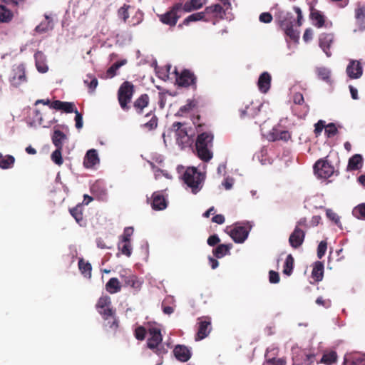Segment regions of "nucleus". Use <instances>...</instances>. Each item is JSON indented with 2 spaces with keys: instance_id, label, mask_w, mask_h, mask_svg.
I'll use <instances>...</instances> for the list:
<instances>
[{
  "instance_id": "1",
  "label": "nucleus",
  "mask_w": 365,
  "mask_h": 365,
  "mask_svg": "<svg viewBox=\"0 0 365 365\" xmlns=\"http://www.w3.org/2000/svg\"><path fill=\"white\" fill-rule=\"evenodd\" d=\"M294 10L297 14V21L291 13L279 11L277 18L279 19L280 26L284 31L287 36L292 40L297 41L299 38V31L294 29V26L299 27L302 25L303 19L302 12L299 7L294 6Z\"/></svg>"
},
{
  "instance_id": "2",
  "label": "nucleus",
  "mask_w": 365,
  "mask_h": 365,
  "mask_svg": "<svg viewBox=\"0 0 365 365\" xmlns=\"http://www.w3.org/2000/svg\"><path fill=\"white\" fill-rule=\"evenodd\" d=\"M173 133H175L177 143L182 149L190 147L192 144V131L190 129L188 130L185 124L178 122L174 123L172 128L166 133H163V138L165 146L168 145V141Z\"/></svg>"
},
{
  "instance_id": "3",
  "label": "nucleus",
  "mask_w": 365,
  "mask_h": 365,
  "mask_svg": "<svg viewBox=\"0 0 365 365\" xmlns=\"http://www.w3.org/2000/svg\"><path fill=\"white\" fill-rule=\"evenodd\" d=\"M213 135L210 132H205L197 136L195 147L197 156L200 160H211L213 157L212 151Z\"/></svg>"
},
{
  "instance_id": "4",
  "label": "nucleus",
  "mask_w": 365,
  "mask_h": 365,
  "mask_svg": "<svg viewBox=\"0 0 365 365\" xmlns=\"http://www.w3.org/2000/svg\"><path fill=\"white\" fill-rule=\"evenodd\" d=\"M204 179L205 175L195 167L187 168L183 175L184 182L192 189L194 194L202 188Z\"/></svg>"
},
{
  "instance_id": "5",
  "label": "nucleus",
  "mask_w": 365,
  "mask_h": 365,
  "mask_svg": "<svg viewBox=\"0 0 365 365\" xmlns=\"http://www.w3.org/2000/svg\"><path fill=\"white\" fill-rule=\"evenodd\" d=\"M149 337L147 340V347L158 355H163L167 352L162 346L163 336L161 331L157 327H152L148 329Z\"/></svg>"
},
{
  "instance_id": "6",
  "label": "nucleus",
  "mask_w": 365,
  "mask_h": 365,
  "mask_svg": "<svg viewBox=\"0 0 365 365\" xmlns=\"http://www.w3.org/2000/svg\"><path fill=\"white\" fill-rule=\"evenodd\" d=\"M133 93L134 86L131 83L128 81L124 82L119 88L118 92V98L120 107L123 110L128 109V106L127 105L130 102Z\"/></svg>"
},
{
  "instance_id": "7",
  "label": "nucleus",
  "mask_w": 365,
  "mask_h": 365,
  "mask_svg": "<svg viewBox=\"0 0 365 365\" xmlns=\"http://www.w3.org/2000/svg\"><path fill=\"white\" fill-rule=\"evenodd\" d=\"M182 10V4L178 3L175 4L170 10L160 15V21L164 24L173 26L177 24L178 19L180 17Z\"/></svg>"
},
{
  "instance_id": "8",
  "label": "nucleus",
  "mask_w": 365,
  "mask_h": 365,
  "mask_svg": "<svg viewBox=\"0 0 365 365\" xmlns=\"http://www.w3.org/2000/svg\"><path fill=\"white\" fill-rule=\"evenodd\" d=\"M251 225L247 222L246 224L237 223L230 231V237L236 243L244 242L248 237Z\"/></svg>"
},
{
  "instance_id": "9",
  "label": "nucleus",
  "mask_w": 365,
  "mask_h": 365,
  "mask_svg": "<svg viewBox=\"0 0 365 365\" xmlns=\"http://www.w3.org/2000/svg\"><path fill=\"white\" fill-rule=\"evenodd\" d=\"M314 171L318 178L327 179L334 174V167L329 161H316Z\"/></svg>"
},
{
  "instance_id": "10",
  "label": "nucleus",
  "mask_w": 365,
  "mask_h": 365,
  "mask_svg": "<svg viewBox=\"0 0 365 365\" xmlns=\"http://www.w3.org/2000/svg\"><path fill=\"white\" fill-rule=\"evenodd\" d=\"M205 12L206 17L209 18V21L212 19H229L227 16V14H229V11L219 4L207 6L205 9ZM230 19H231L230 18Z\"/></svg>"
},
{
  "instance_id": "11",
  "label": "nucleus",
  "mask_w": 365,
  "mask_h": 365,
  "mask_svg": "<svg viewBox=\"0 0 365 365\" xmlns=\"http://www.w3.org/2000/svg\"><path fill=\"white\" fill-rule=\"evenodd\" d=\"M198 327L195 336V341L205 339L212 330L211 320L209 317L198 318Z\"/></svg>"
},
{
  "instance_id": "12",
  "label": "nucleus",
  "mask_w": 365,
  "mask_h": 365,
  "mask_svg": "<svg viewBox=\"0 0 365 365\" xmlns=\"http://www.w3.org/2000/svg\"><path fill=\"white\" fill-rule=\"evenodd\" d=\"M110 298L108 296L100 297L96 304V309L104 320H108L109 317L115 314V312L110 308Z\"/></svg>"
},
{
  "instance_id": "13",
  "label": "nucleus",
  "mask_w": 365,
  "mask_h": 365,
  "mask_svg": "<svg viewBox=\"0 0 365 365\" xmlns=\"http://www.w3.org/2000/svg\"><path fill=\"white\" fill-rule=\"evenodd\" d=\"M306 232L304 230L295 226L289 237V243L294 249L299 248L304 242Z\"/></svg>"
},
{
  "instance_id": "14",
  "label": "nucleus",
  "mask_w": 365,
  "mask_h": 365,
  "mask_svg": "<svg viewBox=\"0 0 365 365\" xmlns=\"http://www.w3.org/2000/svg\"><path fill=\"white\" fill-rule=\"evenodd\" d=\"M26 81L25 74V67L23 64L18 65L13 69V76L10 78L11 84L14 87H18Z\"/></svg>"
},
{
  "instance_id": "15",
  "label": "nucleus",
  "mask_w": 365,
  "mask_h": 365,
  "mask_svg": "<svg viewBox=\"0 0 365 365\" xmlns=\"http://www.w3.org/2000/svg\"><path fill=\"white\" fill-rule=\"evenodd\" d=\"M346 72L349 78L358 79L363 74V68L359 61L352 60L348 64Z\"/></svg>"
},
{
  "instance_id": "16",
  "label": "nucleus",
  "mask_w": 365,
  "mask_h": 365,
  "mask_svg": "<svg viewBox=\"0 0 365 365\" xmlns=\"http://www.w3.org/2000/svg\"><path fill=\"white\" fill-rule=\"evenodd\" d=\"M174 73H175L176 81L180 86L187 87L195 82V78L194 74L189 71L185 70L180 73V75H178L176 69H175Z\"/></svg>"
},
{
  "instance_id": "17",
  "label": "nucleus",
  "mask_w": 365,
  "mask_h": 365,
  "mask_svg": "<svg viewBox=\"0 0 365 365\" xmlns=\"http://www.w3.org/2000/svg\"><path fill=\"white\" fill-rule=\"evenodd\" d=\"M50 108L56 110H62L66 113H71L77 109L74 103L61 101L58 100L51 103Z\"/></svg>"
},
{
  "instance_id": "18",
  "label": "nucleus",
  "mask_w": 365,
  "mask_h": 365,
  "mask_svg": "<svg viewBox=\"0 0 365 365\" xmlns=\"http://www.w3.org/2000/svg\"><path fill=\"white\" fill-rule=\"evenodd\" d=\"M272 76L271 75L264 71L260 74L257 81V87L259 91L262 93H266L271 86Z\"/></svg>"
},
{
  "instance_id": "19",
  "label": "nucleus",
  "mask_w": 365,
  "mask_h": 365,
  "mask_svg": "<svg viewBox=\"0 0 365 365\" xmlns=\"http://www.w3.org/2000/svg\"><path fill=\"white\" fill-rule=\"evenodd\" d=\"M262 106L259 103L251 102L246 105L244 108L240 109V115L242 118L245 117H255L259 111V107Z\"/></svg>"
},
{
  "instance_id": "20",
  "label": "nucleus",
  "mask_w": 365,
  "mask_h": 365,
  "mask_svg": "<svg viewBox=\"0 0 365 365\" xmlns=\"http://www.w3.org/2000/svg\"><path fill=\"white\" fill-rule=\"evenodd\" d=\"M333 41L334 36L331 34H323L319 36V46L327 57H330L331 56L329 48Z\"/></svg>"
},
{
  "instance_id": "21",
  "label": "nucleus",
  "mask_w": 365,
  "mask_h": 365,
  "mask_svg": "<svg viewBox=\"0 0 365 365\" xmlns=\"http://www.w3.org/2000/svg\"><path fill=\"white\" fill-rule=\"evenodd\" d=\"M167 201L160 192H155L152 195L151 207L155 210H163L167 207Z\"/></svg>"
},
{
  "instance_id": "22",
  "label": "nucleus",
  "mask_w": 365,
  "mask_h": 365,
  "mask_svg": "<svg viewBox=\"0 0 365 365\" xmlns=\"http://www.w3.org/2000/svg\"><path fill=\"white\" fill-rule=\"evenodd\" d=\"M173 353L176 359L182 362L187 361L191 357L190 349L184 345L175 346Z\"/></svg>"
},
{
  "instance_id": "23",
  "label": "nucleus",
  "mask_w": 365,
  "mask_h": 365,
  "mask_svg": "<svg viewBox=\"0 0 365 365\" xmlns=\"http://www.w3.org/2000/svg\"><path fill=\"white\" fill-rule=\"evenodd\" d=\"M355 18L357 30L364 31L365 29V5L358 6L355 9Z\"/></svg>"
},
{
  "instance_id": "24",
  "label": "nucleus",
  "mask_w": 365,
  "mask_h": 365,
  "mask_svg": "<svg viewBox=\"0 0 365 365\" xmlns=\"http://www.w3.org/2000/svg\"><path fill=\"white\" fill-rule=\"evenodd\" d=\"M36 66L40 73H46L47 72L48 68L46 63V56L41 51H37L34 54Z\"/></svg>"
},
{
  "instance_id": "25",
  "label": "nucleus",
  "mask_w": 365,
  "mask_h": 365,
  "mask_svg": "<svg viewBox=\"0 0 365 365\" xmlns=\"http://www.w3.org/2000/svg\"><path fill=\"white\" fill-rule=\"evenodd\" d=\"M207 2V0H190L182 4V9L185 12H190L193 10H197L203 6Z\"/></svg>"
},
{
  "instance_id": "26",
  "label": "nucleus",
  "mask_w": 365,
  "mask_h": 365,
  "mask_svg": "<svg viewBox=\"0 0 365 365\" xmlns=\"http://www.w3.org/2000/svg\"><path fill=\"white\" fill-rule=\"evenodd\" d=\"M312 277L316 282H320L324 277V263L321 261H317L313 264L312 271Z\"/></svg>"
},
{
  "instance_id": "27",
  "label": "nucleus",
  "mask_w": 365,
  "mask_h": 365,
  "mask_svg": "<svg viewBox=\"0 0 365 365\" xmlns=\"http://www.w3.org/2000/svg\"><path fill=\"white\" fill-rule=\"evenodd\" d=\"M83 210V208L81 204H78L76 207L69 209L70 214L81 226L85 224Z\"/></svg>"
},
{
  "instance_id": "28",
  "label": "nucleus",
  "mask_w": 365,
  "mask_h": 365,
  "mask_svg": "<svg viewBox=\"0 0 365 365\" xmlns=\"http://www.w3.org/2000/svg\"><path fill=\"white\" fill-rule=\"evenodd\" d=\"M197 21H209V18L206 17L205 10L189 15L183 20V24L188 25L191 22Z\"/></svg>"
},
{
  "instance_id": "29",
  "label": "nucleus",
  "mask_w": 365,
  "mask_h": 365,
  "mask_svg": "<svg viewBox=\"0 0 365 365\" xmlns=\"http://www.w3.org/2000/svg\"><path fill=\"white\" fill-rule=\"evenodd\" d=\"M232 247V244H220L212 250L213 255L216 258H222L225 255L230 254V250Z\"/></svg>"
},
{
  "instance_id": "30",
  "label": "nucleus",
  "mask_w": 365,
  "mask_h": 365,
  "mask_svg": "<svg viewBox=\"0 0 365 365\" xmlns=\"http://www.w3.org/2000/svg\"><path fill=\"white\" fill-rule=\"evenodd\" d=\"M106 289L110 294H115L121 289V285L119 280L115 277L110 278L106 284Z\"/></svg>"
},
{
  "instance_id": "31",
  "label": "nucleus",
  "mask_w": 365,
  "mask_h": 365,
  "mask_svg": "<svg viewBox=\"0 0 365 365\" xmlns=\"http://www.w3.org/2000/svg\"><path fill=\"white\" fill-rule=\"evenodd\" d=\"M51 29H53L52 19L46 14L45 15V20L41 22L35 29L36 32L41 34L46 33Z\"/></svg>"
},
{
  "instance_id": "32",
  "label": "nucleus",
  "mask_w": 365,
  "mask_h": 365,
  "mask_svg": "<svg viewBox=\"0 0 365 365\" xmlns=\"http://www.w3.org/2000/svg\"><path fill=\"white\" fill-rule=\"evenodd\" d=\"M149 103V97L147 94H143L134 102V108L138 113H141L143 108L148 106Z\"/></svg>"
},
{
  "instance_id": "33",
  "label": "nucleus",
  "mask_w": 365,
  "mask_h": 365,
  "mask_svg": "<svg viewBox=\"0 0 365 365\" xmlns=\"http://www.w3.org/2000/svg\"><path fill=\"white\" fill-rule=\"evenodd\" d=\"M310 18L316 27L321 28L324 26V16L319 11L312 9Z\"/></svg>"
},
{
  "instance_id": "34",
  "label": "nucleus",
  "mask_w": 365,
  "mask_h": 365,
  "mask_svg": "<svg viewBox=\"0 0 365 365\" xmlns=\"http://www.w3.org/2000/svg\"><path fill=\"white\" fill-rule=\"evenodd\" d=\"M78 268L83 275L90 278L91 277L92 266L88 262H86L83 258L78 260Z\"/></svg>"
},
{
  "instance_id": "35",
  "label": "nucleus",
  "mask_w": 365,
  "mask_h": 365,
  "mask_svg": "<svg viewBox=\"0 0 365 365\" xmlns=\"http://www.w3.org/2000/svg\"><path fill=\"white\" fill-rule=\"evenodd\" d=\"M118 249L120 251L122 255H124L128 257H130L132 254L131 241H124L123 240H120L118 244Z\"/></svg>"
},
{
  "instance_id": "36",
  "label": "nucleus",
  "mask_w": 365,
  "mask_h": 365,
  "mask_svg": "<svg viewBox=\"0 0 365 365\" xmlns=\"http://www.w3.org/2000/svg\"><path fill=\"white\" fill-rule=\"evenodd\" d=\"M67 140L66 135L60 130H55L53 136L52 141L56 148H62L63 144Z\"/></svg>"
},
{
  "instance_id": "37",
  "label": "nucleus",
  "mask_w": 365,
  "mask_h": 365,
  "mask_svg": "<svg viewBox=\"0 0 365 365\" xmlns=\"http://www.w3.org/2000/svg\"><path fill=\"white\" fill-rule=\"evenodd\" d=\"M316 73L319 78L326 82H329L331 76V70L329 68L326 67H317L316 68Z\"/></svg>"
},
{
  "instance_id": "38",
  "label": "nucleus",
  "mask_w": 365,
  "mask_h": 365,
  "mask_svg": "<svg viewBox=\"0 0 365 365\" xmlns=\"http://www.w3.org/2000/svg\"><path fill=\"white\" fill-rule=\"evenodd\" d=\"M294 257L292 255H288L284 262L283 273L287 276H290L294 268Z\"/></svg>"
},
{
  "instance_id": "39",
  "label": "nucleus",
  "mask_w": 365,
  "mask_h": 365,
  "mask_svg": "<svg viewBox=\"0 0 365 365\" xmlns=\"http://www.w3.org/2000/svg\"><path fill=\"white\" fill-rule=\"evenodd\" d=\"M337 354L334 351L324 353L321 359V362L327 365H331L336 361Z\"/></svg>"
},
{
  "instance_id": "40",
  "label": "nucleus",
  "mask_w": 365,
  "mask_h": 365,
  "mask_svg": "<svg viewBox=\"0 0 365 365\" xmlns=\"http://www.w3.org/2000/svg\"><path fill=\"white\" fill-rule=\"evenodd\" d=\"M84 83L88 86L91 92H93L98 86V79L92 74H88L83 80Z\"/></svg>"
},
{
  "instance_id": "41",
  "label": "nucleus",
  "mask_w": 365,
  "mask_h": 365,
  "mask_svg": "<svg viewBox=\"0 0 365 365\" xmlns=\"http://www.w3.org/2000/svg\"><path fill=\"white\" fill-rule=\"evenodd\" d=\"M121 277L124 278V282L127 286H130L135 289H138L140 287L141 284L135 275L130 274L127 277L121 275Z\"/></svg>"
},
{
  "instance_id": "42",
  "label": "nucleus",
  "mask_w": 365,
  "mask_h": 365,
  "mask_svg": "<svg viewBox=\"0 0 365 365\" xmlns=\"http://www.w3.org/2000/svg\"><path fill=\"white\" fill-rule=\"evenodd\" d=\"M12 18V13L4 6H0V22H8Z\"/></svg>"
},
{
  "instance_id": "43",
  "label": "nucleus",
  "mask_w": 365,
  "mask_h": 365,
  "mask_svg": "<svg viewBox=\"0 0 365 365\" xmlns=\"http://www.w3.org/2000/svg\"><path fill=\"white\" fill-rule=\"evenodd\" d=\"M352 213L356 218L365 220V203L360 204L355 207Z\"/></svg>"
},
{
  "instance_id": "44",
  "label": "nucleus",
  "mask_w": 365,
  "mask_h": 365,
  "mask_svg": "<svg viewBox=\"0 0 365 365\" xmlns=\"http://www.w3.org/2000/svg\"><path fill=\"white\" fill-rule=\"evenodd\" d=\"M130 8L129 5L124 4L122 7H120L118 10V16L119 19H122L124 22L129 18L128 9Z\"/></svg>"
},
{
  "instance_id": "45",
  "label": "nucleus",
  "mask_w": 365,
  "mask_h": 365,
  "mask_svg": "<svg viewBox=\"0 0 365 365\" xmlns=\"http://www.w3.org/2000/svg\"><path fill=\"white\" fill-rule=\"evenodd\" d=\"M146 333L147 331L144 327L138 326L135 329L134 335L138 340L143 341L145 338Z\"/></svg>"
},
{
  "instance_id": "46",
  "label": "nucleus",
  "mask_w": 365,
  "mask_h": 365,
  "mask_svg": "<svg viewBox=\"0 0 365 365\" xmlns=\"http://www.w3.org/2000/svg\"><path fill=\"white\" fill-rule=\"evenodd\" d=\"M280 130L277 128H273L269 133L265 135L266 138L269 141L278 140Z\"/></svg>"
},
{
  "instance_id": "47",
  "label": "nucleus",
  "mask_w": 365,
  "mask_h": 365,
  "mask_svg": "<svg viewBox=\"0 0 365 365\" xmlns=\"http://www.w3.org/2000/svg\"><path fill=\"white\" fill-rule=\"evenodd\" d=\"M133 228L132 227H127L124 229L123 235L120 237V240L124 241H131V236L133 234Z\"/></svg>"
},
{
  "instance_id": "48",
  "label": "nucleus",
  "mask_w": 365,
  "mask_h": 365,
  "mask_svg": "<svg viewBox=\"0 0 365 365\" xmlns=\"http://www.w3.org/2000/svg\"><path fill=\"white\" fill-rule=\"evenodd\" d=\"M325 134L328 138L333 137L337 133V128L334 123H329L325 127Z\"/></svg>"
},
{
  "instance_id": "49",
  "label": "nucleus",
  "mask_w": 365,
  "mask_h": 365,
  "mask_svg": "<svg viewBox=\"0 0 365 365\" xmlns=\"http://www.w3.org/2000/svg\"><path fill=\"white\" fill-rule=\"evenodd\" d=\"M327 249V243L326 241H321L317 247V257L319 259H322Z\"/></svg>"
},
{
  "instance_id": "50",
  "label": "nucleus",
  "mask_w": 365,
  "mask_h": 365,
  "mask_svg": "<svg viewBox=\"0 0 365 365\" xmlns=\"http://www.w3.org/2000/svg\"><path fill=\"white\" fill-rule=\"evenodd\" d=\"M326 215H327V217L330 220L333 221L336 225H339L340 223L339 217L332 210H331V209L327 210Z\"/></svg>"
},
{
  "instance_id": "51",
  "label": "nucleus",
  "mask_w": 365,
  "mask_h": 365,
  "mask_svg": "<svg viewBox=\"0 0 365 365\" xmlns=\"http://www.w3.org/2000/svg\"><path fill=\"white\" fill-rule=\"evenodd\" d=\"M157 125L158 119L155 115H153L148 122L143 125V127L147 128L148 130H151L155 129L157 127Z\"/></svg>"
},
{
  "instance_id": "52",
  "label": "nucleus",
  "mask_w": 365,
  "mask_h": 365,
  "mask_svg": "<svg viewBox=\"0 0 365 365\" xmlns=\"http://www.w3.org/2000/svg\"><path fill=\"white\" fill-rule=\"evenodd\" d=\"M107 321L108 322L106 324V327H109V328L113 329L114 330H116L118 329V321L115 317L114 314L112 315V317H109Z\"/></svg>"
},
{
  "instance_id": "53",
  "label": "nucleus",
  "mask_w": 365,
  "mask_h": 365,
  "mask_svg": "<svg viewBox=\"0 0 365 365\" xmlns=\"http://www.w3.org/2000/svg\"><path fill=\"white\" fill-rule=\"evenodd\" d=\"M285 360L281 358L267 359L265 361V365H285Z\"/></svg>"
},
{
  "instance_id": "54",
  "label": "nucleus",
  "mask_w": 365,
  "mask_h": 365,
  "mask_svg": "<svg viewBox=\"0 0 365 365\" xmlns=\"http://www.w3.org/2000/svg\"><path fill=\"white\" fill-rule=\"evenodd\" d=\"M75 113V121H76V128L77 129H81L83 125V116L81 113H80L76 109V111L73 112Z\"/></svg>"
},
{
  "instance_id": "55",
  "label": "nucleus",
  "mask_w": 365,
  "mask_h": 365,
  "mask_svg": "<svg viewBox=\"0 0 365 365\" xmlns=\"http://www.w3.org/2000/svg\"><path fill=\"white\" fill-rule=\"evenodd\" d=\"M84 160H99L97 150L96 149L88 150Z\"/></svg>"
},
{
  "instance_id": "56",
  "label": "nucleus",
  "mask_w": 365,
  "mask_h": 365,
  "mask_svg": "<svg viewBox=\"0 0 365 365\" xmlns=\"http://www.w3.org/2000/svg\"><path fill=\"white\" fill-rule=\"evenodd\" d=\"M259 19L262 23L268 24L272 21V16L269 12H264L259 15Z\"/></svg>"
},
{
  "instance_id": "57",
  "label": "nucleus",
  "mask_w": 365,
  "mask_h": 365,
  "mask_svg": "<svg viewBox=\"0 0 365 365\" xmlns=\"http://www.w3.org/2000/svg\"><path fill=\"white\" fill-rule=\"evenodd\" d=\"M279 279H280V278H279V275L278 272L273 271V270L269 271V280L271 283H272V284L278 283L279 282Z\"/></svg>"
},
{
  "instance_id": "58",
  "label": "nucleus",
  "mask_w": 365,
  "mask_h": 365,
  "mask_svg": "<svg viewBox=\"0 0 365 365\" xmlns=\"http://www.w3.org/2000/svg\"><path fill=\"white\" fill-rule=\"evenodd\" d=\"M314 133L317 135H319L322 130L326 127L325 121L322 120H319L315 125H314Z\"/></svg>"
},
{
  "instance_id": "59",
  "label": "nucleus",
  "mask_w": 365,
  "mask_h": 365,
  "mask_svg": "<svg viewBox=\"0 0 365 365\" xmlns=\"http://www.w3.org/2000/svg\"><path fill=\"white\" fill-rule=\"evenodd\" d=\"M119 68H118V65H115V63H113L108 70L106 72V77L107 78H113L116 75V71Z\"/></svg>"
},
{
  "instance_id": "60",
  "label": "nucleus",
  "mask_w": 365,
  "mask_h": 365,
  "mask_svg": "<svg viewBox=\"0 0 365 365\" xmlns=\"http://www.w3.org/2000/svg\"><path fill=\"white\" fill-rule=\"evenodd\" d=\"M195 103L192 101H187V104L182 106L180 109V112L185 113L189 112L190 110H192L195 107Z\"/></svg>"
},
{
  "instance_id": "61",
  "label": "nucleus",
  "mask_w": 365,
  "mask_h": 365,
  "mask_svg": "<svg viewBox=\"0 0 365 365\" xmlns=\"http://www.w3.org/2000/svg\"><path fill=\"white\" fill-rule=\"evenodd\" d=\"M220 240L217 235H211L207 239V244L210 246H215L220 242Z\"/></svg>"
},
{
  "instance_id": "62",
  "label": "nucleus",
  "mask_w": 365,
  "mask_h": 365,
  "mask_svg": "<svg viewBox=\"0 0 365 365\" xmlns=\"http://www.w3.org/2000/svg\"><path fill=\"white\" fill-rule=\"evenodd\" d=\"M291 138V135L287 130H280L278 140L287 141Z\"/></svg>"
},
{
  "instance_id": "63",
  "label": "nucleus",
  "mask_w": 365,
  "mask_h": 365,
  "mask_svg": "<svg viewBox=\"0 0 365 365\" xmlns=\"http://www.w3.org/2000/svg\"><path fill=\"white\" fill-rule=\"evenodd\" d=\"M313 31L312 29H307L303 35V39L305 42H308L312 39Z\"/></svg>"
},
{
  "instance_id": "64",
  "label": "nucleus",
  "mask_w": 365,
  "mask_h": 365,
  "mask_svg": "<svg viewBox=\"0 0 365 365\" xmlns=\"http://www.w3.org/2000/svg\"><path fill=\"white\" fill-rule=\"evenodd\" d=\"M316 303L319 306H323L326 308L329 307L331 305L330 300H324L322 297H319L317 299Z\"/></svg>"
}]
</instances>
